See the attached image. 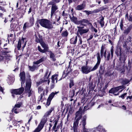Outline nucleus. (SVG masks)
<instances>
[{
    "label": "nucleus",
    "instance_id": "obj_30",
    "mask_svg": "<svg viewBox=\"0 0 132 132\" xmlns=\"http://www.w3.org/2000/svg\"><path fill=\"white\" fill-rule=\"evenodd\" d=\"M49 53H50V58H51L53 61H55L56 60V59L55 58V55L53 53L52 51H49Z\"/></svg>",
    "mask_w": 132,
    "mask_h": 132
},
{
    "label": "nucleus",
    "instance_id": "obj_44",
    "mask_svg": "<svg viewBox=\"0 0 132 132\" xmlns=\"http://www.w3.org/2000/svg\"><path fill=\"white\" fill-rule=\"evenodd\" d=\"M84 12H85L88 15L93 13V12L91 11L85 10Z\"/></svg>",
    "mask_w": 132,
    "mask_h": 132
},
{
    "label": "nucleus",
    "instance_id": "obj_26",
    "mask_svg": "<svg viewBox=\"0 0 132 132\" xmlns=\"http://www.w3.org/2000/svg\"><path fill=\"white\" fill-rule=\"evenodd\" d=\"M99 19L100 20L99 21V22L101 24V27H102L104 26V18L102 16H101L99 17Z\"/></svg>",
    "mask_w": 132,
    "mask_h": 132
},
{
    "label": "nucleus",
    "instance_id": "obj_47",
    "mask_svg": "<svg viewBox=\"0 0 132 132\" xmlns=\"http://www.w3.org/2000/svg\"><path fill=\"white\" fill-rule=\"evenodd\" d=\"M48 73V71L47 70L46 71V73L44 77V79L45 80H46V81L47 80V79H46V77H47V75Z\"/></svg>",
    "mask_w": 132,
    "mask_h": 132
},
{
    "label": "nucleus",
    "instance_id": "obj_46",
    "mask_svg": "<svg viewBox=\"0 0 132 132\" xmlns=\"http://www.w3.org/2000/svg\"><path fill=\"white\" fill-rule=\"evenodd\" d=\"M110 52L111 53V58H112L113 55V46H112L111 48Z\"/></svg>",
    "mask_w": 132,
    "mask_h": 132
},
{
    "label": "nucleus",
    "instance_id": "obj_9",
    "mask_svg": "<svg viewBox=\"0 0 132 132\" xmlns=\"http://www.w3.org/2000/svg\"><path fill=\"white\" fill-rule=\"evenodd\" d=\"M24 90V88L22 87L18 89L13 90L11 92L12 96L14 97V94L16 95L21 94L22 93Z\"/></svg>",
    "mask_w": 132,
    "mask_h": 132
},
{
    "label": "nucleus",
    "instance_id": "obj_32",
    "mask_svg": "<svg viewBox=\"0 0 132 132\" xmlns=\"http://www.w3.org/2000/svg\"><path fill=\"white\" fill-rule=\"evenodd\" d=\"M126 18L128 20L130 21H132V15H129V17H128V14L127 13L125 15Z\"/></svg>",
    "mask_w": 132,
    "mask_h": 132
},
{
    "label": "nucleus",
    "instance_id": "obj_27",
    "mask_svg": "<svg viewBox=\"0 0 132 132\" xmlns=\"http://www.w3.org/2000/svg\"><path fill=\"white\" fill-rule=\"evenodd\" d=\"M58 75L57 74H55L53 75L52 77V82H55V80L56 81V82H57V78L58 77Z\"/></svg>",
    "mask_w": 132,
    "mask_h": 132
},
{
    "label": "nucleus",
    "instance_id": "obj_38",
    "mask_svg": "<svg viewBox=\"0 0 132 132\" xmlns=\"http://www.w3.org/2000/svg\"><path fill=\"white\" fill-rule=\"evenodd\" d=\"M22 105V103L21 102L15 104L14 107L19 108Z\"/></svg>",
    "mask_w": 132,
    "mask_h": 132
},
{
    "label": "nucleus",
    "instance_id": "obj_28",
    "mask_svg": "<svg viewBox=\"0 0 132 132\" xmlns=\"http://www.w3.org/2000/svg\"><path fill=\"white\" fill-rule=\"evenodd\" d=\"M60 1L59 0H52L48 3L47 5H56L55 4L58 3Z\"/></svg>",
    "mask_w": 132,
    "mask_h": 132
},
{
    "label": "nucleus",
    "instance_id": "obj_14",
    "mask_svg": "<svg viewBox=\"0 0 132 132\" xmlns=\"http://www.w3.org/2000/svg\"><path fill=\"white\" fill-rule=\"evenodd\" d=\"M25 74L24 72H23L20 73V79L21 80V86H22V84H24L25 80Z\"/></svg>",
    "mask_w": 132,
    "mask_h": 132
},
{
    "label": "nucleus",
    "instance_id": "obj_59",
    "mask_svg": "<svg viewBox=\"0 0 132 132\" xmlns=\"http://www.w3.org/2000/svg\"><path fill=\"white\" fill-rule=\"evenodd\" d=\"M121 108L124 110H126V107L124 105H123L121 106Z\"/></svg>",
    "mask_w": 132,
    "mask_h": 132
},
{
    "label": "nucleus",
    "instance_id": "obj_56",
    "mask_svg": "<svg viewBox=\"0 0 132 132\" xmlns=\"http://www.w3.org/2000/svg\"><path fill=\"white\" fill-rule=\"evenodd\" d=\"M93 37V36L92 35H91L90 36L89 38L87 39V41H88L92 39Z\"/></svg>",
    "mask_w": 132,
    "mask_h": 132
},
{
    "label": "nucleus",
    "instance_id": "obj_22",
    "mask_svg": "<svg viewBox=\"0 0 132 132\" xmlns=\"http://www.w3.org/2000/svg\"><path fill=\"white\" fill-rule=\"evenodd\" d=\"M77 39V36L73 37L70 39V43L71 44H76Z\"/></svg>",
    "mask_w": 132,
    "mask_h": 132
},
{
    "label": "nucleus",
    "instance_id": "obj_18",
    "mask_svg": "<svg viewBox=\"0 0 132 132\" xmlns=\"http://www.w3.org/2000/svg\"><path fill=\"white\" fill-rule=\"evenodd\" d=\"M69 18L72 22L76 24H78L79 21H78L77 18V17L73 16L72 17L70 16Z\"/></svg>",
    "mask_w": 132,
    "mask_h": 132
},
{
    "label": "nucleus",
    "instance_id": "obj_3",
    "mask_svg": "<svg viewBox=\"0 0 132 132\" xmlns=\"http://www.w3.org/2000/svg\"><path fill=\"white\" fill-rule=\"evenodd\" d=\"M31 86V82L30 78L27 79L26 86L25 88V92L27 94L28 96L29 97L33 93V91L30 89Z\"/></svg>",
    "mask_w": 132,
    "mask_h": 132
},
{
    "label": "nucleus",
    "instance_id": "obj_4",
    "mask_svg": "<svg viewBox=\"0 0 132 132\" xmlns=\"http://www.w3.org/2000/svg\"><path fill=\"white\" fill-rule=\"evenodd\" d=\"M76 115L73 126L75 130L77 128H78L79 121L82 117V113L80 111H78L76 113Z\"/></svg>",
    "mask_w": 132,
    "mask_h": 132
},
{
    "label": "nucleus",
    "instance_id": "obj_50",
    "mask_svg": "<svg viewBox=\"0 0 132 132\" xmlns=\"http://www.w3.org/2000/svg\"><path fill=\"white\" fill-rule=\"evenodd\" d=\"M95 128L89 129V132H96Z\"/></svg>",
    "mask_w": 132,
    "mask_h": 132
},
{
    "label": "nucleus",
    "instance_id": "obj_63",
    "mask_svg": "<svg viewBox=\"0 0 132 132\" xmlns=\"http://www.w3.org/2000/svg\"><path fill=\"white\" fill-rule=\"evenodd\" d=\"M72 128H73V132H78V130H77L78 128H77L75 130L73 129V127H72Z\"/></svg>",
    "mask_w": 132,
    "mask_h": 132
},
{
    "label": "nucleus",
    "instance_id": "obj_36",
    "mask_svg": "<svg viewBox=\"0 0 132 132\" xmlns=\"http://www.w3.org/2000/svg\"><path fill=\"white\" fill-rule=\"evenodd\" d=\"M38 51L41 52L42 53H45V52H46V51L45 50H42L40 48V47L39 46H38Z\"/></svg>",
    "mask_w": 132,
    "mask_h": 132
},
{
    "label": "nucleus",
    "instance_id": "obj_20",
    "mask_svg": "<svg viewBox=\"0 0 132 132\" xmlns=\"http://www.w3.org/2000/svg\"><path fill=\"white\" fill-rule=\"evenodd\" d=\"M120 56L119 58V60L121 62H124L126 60L127 56L126 54H121V55Z\"/></svg>",
    "mask_w": 132,
    "mask_h": 132
},
{
    "label": "nucleus",
    "instance_id": "obj_7",
    "mask_svg": "<svg viewBox=\"0 0 132 132\" xmlns=\"http://www.w3.org/2000/svg\"><path fill=\"white\" fill-rule=\"evenodd\" d=\"M77 28L78 29L77 32V35L78 37H80L79 34L81 35H82L83 34L86 33L89 31V29L88 28L83 29V27L80 26H77Z\"/></svg>",
    "mask_w": 132,
    "mask_h": 132
},
{
    "label": "nucleus",
    "instance_id": "obj_45",
    "mask_svg": "<svg viewBox=\"0 0 132 132\" xmlns=\"http://www.w3.org/2000/svg\"><path fill=\"white\" fill-rule=\"evenodd\" d=\"M43 90V88L41 86H40L38 88V92L39 93H41V92Z\"/></svg>",
    "mask_w": 132,
    "mask_h": 132
},
{
    "label": "nucleus",
    "instance_id": "obj_40",
    "mask_svg": "<svg viewBox=\"0 0 132 132\" xmlns=\"http://www.w3.org/2000/svg\"><path fill=\"white\" fill-rule=\"evenodd\" d=\"M44 95L43 94H41L38 97V101H40L41 102H42V98L43 97V96Z\"/></svg>",
    "mask_w": 132,
    "mask_h": 132
},
{
    "label": "nucleus",
    "instance_id": "obj_43",
    "mask_svg": "<svg viewBox=\"0 0 132 132\" xmlns=\"http://www.w3.org/2000/svg\"><path fill=\"white\" fill-rule=\"evenodd\" d=\"M123 24L122 20L120 23V29L122 30H123Z\"/></svg>",
    "mask_w": 132,
    "mask_h": 132
},
{
    "label": "nucleus",
    "instance_id": "obj_64",
    "mask_svg": "<svg viewBox=\"0 0 132 132\" xmlns=\"http://www.w3.org/2000/svg\"><path fill=\"white\" fill-rule=\"evenodd\" d=\"M3 59V56L0 55V61H1Z\"/></svg>",
    "mask_w": 132,
    "mask_h": 132
},
{
    "label": "nucleus",
    "instance_id": "obj_11",
    "mask_svg": "<svg viewBox=\"0 0 132 132\" xmlns=\"http://www.w3.org/2000/svg\"><path fill=\"white\" fill-rule=\"evenodd\" d=\"M59 93V92H55V93L52 92L49 95L46 102V105L48 106L50 104L55 94H56Z\"/></svg>",
    "mask_w": 132,
    "mask_h": 132
},
{
    "label": "nucleus",
    "instance_id": "obj_1",
    "mask_svg": "<svg viewBox=\"0 0 132 132\" xmlns=\"http://www.w3.org/2000/svg\"><path fill=\"white\" fill-rule=\"evenodd\" d=\"M97 59V62L94 67L92 68L91 67H88L87 66H83L81 68V71L83 73L87 74L90 72L91 71H94L98 67L100 62L101 59L100 54L97 53L96 54Z\"/></svg>",
    "mask_w": 132,
    "mask_h": 132
},
{
    "label": "nucleus",
    "instance_id": "obj_54",
    "mask_svg": "<svg viewBox=\"0 0 132 132\" xmlns=\"http://www.w3.org/2000/svg\"><path fill=\"white\" fill-rule=\"evenodd\" d=\"M71 98H72L74 95H75V92L74 90H72L71 92Z\"/></svg>",
    "mask_w": 132,
    "mask_h": 132
},
{
    "label": "nucleus",
    "instance_id": "obj_19",
    "mask_svg": "<svg viewBox=\"0 0 132 132\" xmlns=\"http://www.w3.org/2000/svg\"><path fill=\"white\" fill-rule=\"evenodd\" d=\"M89 22L86 19H84L79 21L78 24H80V25L85 26L84 23H88Z\"/></svg>",
    "mask_w": 132,
    "mask_h": 132
},
{
    "label": "nucleus",
    "instance_id": "obj_61",
    "mask_svg": "<svg viewBox=\"0 0 132 132\" xmlns=\"http://www.w3.org/2000/svg\"><path fill=\"white\" fill-rule=\"evenodd\" d=\"M32 8L31 7H30L29 9V11L28 12V14H29L30 13L31 11H32Z\"/></svg>",
    "mask_w": 132,
    "mask_h": 132
},
{
    "label": "nucleus",
    "instance_id": "obj_17",
    "mask_svg": "<svg viewBox=\"0 0 132 132\" xmlns=\"http://www.w3.org/2000/svg\"><path fill=\"white\" fill-rule=\"evenodd\" d=\"M40 44L44 48L46 52H48V48L47 44H45L43 41L40 42Z\"/></svg>",
    "mask_w": 132,
    "mask_h": 132
},
{
    "label": "nucleus",
    "instance_id": "obj_62",
    "mask_svg": "<svg viewBox=\"0 0 132 132\" xmlns=\"http://www.w3.org/2000/svg\"><path fill=\"white\" fill-rule=\"evenodd\" d=\"M32 116H31L28 121V124H30L29 122L31 121V120H32Z\"/></svg>",
    "mask_w": 132,
    "mask_h": 132
},
{
    "label": "nucleus",
    "instance_id": "obj_53",
    "mask_svg": "<svg viewBox=\"0 0 132 132\" xmlns=\"http://www.w3.org/2000/svg\"><path fill=\"white\" fill-rule=\"evenodd\" d=\"M0 10L3 13L6 11L5 10L4 7L0 6Z\"/></svg>",
    "mask_w": 132,
    "mask_h": 132
},
{
    "label": "nucleus",
    "instance_id": "obj_51",
    "mask_svg": "<svg viewBox=\"0 0 132 132\" xmlns=\"http://www.w3.org/2000/svg\"><path fill=\"white\" fill-rule=\"evenodd\" d=\"M78 41V44L79 45L81 44L82 43V41L81 38L80 37Z\"/></svg>",
    "mask_w": 132,
    "mask_h": 132
},
{
    "label": "nucleus",
    "instance_id": "obj_35",
    "mask_svg": "<svg viewBox=\"0 0 132 132\" xmlns=\"http://www.w3.org/2000/svg\"><path fill=\"white\" fill-rule=\"evenodd\" d=\"M108 54L107 55H106V57H105V58L106 59L107 61H109V60L110 59V53L109 52H107Z\"/></svg>",
    "mask_w": 132,
    "mask_h": 132
},
{
    "label": "nucleus",
    "instance_id": "obj_55",
    "mask_svg": "<svg viewBox=\"0 0 132 132\" xmlns=\"http://www.w3.org/2000/svg\"><path fill=\"white\" fill-rule=\"evenodd\" d=\"M55 84L54 82H52L51 86V89H53L54 87Z\"/></svg>",
    "mask_w": 132,
    "mask_h": 132
},
{
    "label": "nucleus",
    "instance_id": "obj_16",
    "mask_svg": "<svg viewBox=\"0 0 132 132\" xmlns=\"http://www.w3.org/2000/svg\"><path fill=\"white\" fill-rule=\"evenodd\" d=\"M132 29V25L131 24L128 26L126 29L124 31L123 33L126 35H127L130 33Z\"/></svg>",
    "mask_w": 132,
    "mask_h": 132
},
{
    "label": "nucleus",
    "instance_id": "obj_8",
    "mask_svg": "<svg viewBox=\"0 0 132 132\" xmlns=\"http://www.w3.org/2000/svg\"><path fill=\"white\" fill-rule=\"evenodd\" d=\"M107 50L105 45L103 44L101 46L100 50V54L101 59V58L103 57V56H104V57H106ZM98 53L100 54L99 52H98Z\"/></svg>",
    "mask_w": 132,
    "mask_h": 132
},
{
    "label": "nucleus",
    "instance_id": "obj_33",
    "mask_svg": "<svg viewBox=\"0 0 132 132\" xmlns=\"http://www.w3.org/2000/svg\"><path fill=\"white\" fill-rule=\"evenodd\" d=\"M129 82L128 80L127 79H124L122 80L121 83L123 85H126L128 84Z\"/></svg>",
    "mask_w": 132,
    "mask_h": 132
},
{
    "label": "nucleus",
    "instance_id": "obj_52",
    "mask_svg": "<svg viewBox=\"0 0 132 132\" xmlns=\"http://www.w3.org/2000/svg\"><path fill=\"white\" fill-rule=\"evenodd\" d=\"M46 81V80H42L41 81H40L38 82H37V85H40L43 82H44Z\"/></svg>",
    "mask_w": 132,
    "mask_h": 132
},
{
    "label": "nucleus",
    "instance_id": "obj_12",
    "mask_svg": "<svg viewBox=\"0 0 132 132\" xmlns=\"http://www.w3.org/2000/svg\"><path fill=\"white\" fill-rule=\"evenodd\" d=\"M124 88V87L123 86H119L111 88V89L109 90V93H110L114 94L115 93L117 92L119 89Z\"/></svg>",
    "mask_w": 132,
    "mask_h": 132
},
{
    "label": "nucleus",
    "instance_id": "obj_34",
    "mask_svg": "<svg viewBox=\"0 0 132 132\" xmlns=\"http://www.w3.org/2000/svg\"><path fill=\"white\" fill-rule=\"evenodd\" d=\"M68 32L67 30H66L63 31L61 34V35L62 37H66L68 35Z\"/></svg>",
    "mask_w": 132,
    "mask_h": 132
},
{
    "label": "nucleus",
    "instance_id": "obj_10",
    "mask_svg": "<svg viewBox=\"0 0 132 132\" xmlns=\"http://www.w3.org/2000/svg\"><path fill=\"white\" fill-rule=\"evenodd\" d=\"M58 9V6L56 5H52L51 13V18H52L53 15H55L57 12Z\"/></svg>",
    "mask_w": 132,
    "mask_h": 132
},
{
    "label": "nucleus",
    "instance_id": "obj_2",
    "mask_svg": "<svg viewBox=\"0 0 132 132\" xmlns=\"http://www.w3.org/2000/svg\"><path fill=\"white\" fill-rule=\"evenodd\" d=\"M38 22L42 27L49 30H52L53 28L52 23L49 20L46 19L39 20Z\"/></svg>",
    "mask_w": 132,
    "mask_h": 132
},
{
    "label": "nucleus",
    "instance_id": "obj_37",
    "mask_svg": "<svg viewBox=\"0 0 132 132\" xmlns=\"http://www.w3.org/2000/svg\"><path fill=\"white\" fill-rule=\"evenodd\" d=\"M74 85V83L73 80H70V82L69 84V87L70 88H71Z\"/></svg>",
    "mask_w": 132,
    "mask_h": 132
},
{
    "label": "nucleus",
    "instance_id": "obj_41",
    "mask_svg": "<svg viewBox=\"0 0 132 132\" xmlns=\"http://www.w3.org/2000/svg\"><path fill=\"white\" fill-rule=\"evenodd\" d=\"M54 122H55V123L54 126L53 127V130H54L55 129L56 127V125L57 124L58 122V121L56 120H55L54 121Z\"/></svg>",
    "mask_w": 132,
    "mask_h": 132
},
{
    "label": "nucleus",
    "instance_id": "obj_48",
    "mask_svg": "<svg viewBox=\"0 0 132 132\" xmlns=\"http://www.w3.org/2000/svg\"><path fill=\"white\" fill-rule=\"evenodd\" d=\"M83 132H89V129L86 128L85 127L83 128Z\"/></svg>",
    "mask_w": 132,
    "mask_h": 132
},
{
    "label": "nucleus",
    "instance_id": "obj_58",
    "mask_svg": "<svg viewBox=\"0 0 132 132\" xmlns=\"http://www.w3.org/2000/svg\"><path fill=\"white\" fill-rule=\"evenodd\" d=\"M128 99H129L130 100H131L132 99V95L131 96H127L126 98L127 100H128Z\"/></svg>",
    "mask_w": 132,
    "mask_h": 132
},
{
    "label": "nucleus",
    "instance_id": "obj_31",
    "mask_svg": "<svg viewBox=\"0 0 132 132\" xmlns=\"http://www.w3.org/2000/svg\"><path fill=\"white\" fill-rule=\"evenodd\" d=\"M12 110L14 113L16 114L19 113L20 112V110L19 108H16L14 106L12 109Z\"/></svg>",
    "mask_w": 132,
    "mask_h": 132
},
{
    "label": "nucleus",
    "instance_id": "obj_39",
    "mask_svg": "<svg viewBox=\"0 0 132 132\" xmlns=\"http://www.w3.org/2000/svg\"><path fill=\"white\" fill-rule=\"evenodd\" d=\"M95 128L96 131H99L101 130L102 128V127L101 126H99L98 127H96Z\"/></svg>",
    "mask_w": 132,
    "mask_h": 132
},
{
    "label": "nucleus",
    "instance_id": "obj_21",
    "mask_svg": "<svg viewBox=\"0 0 132 132\" xmlns=\"http://www.w3.org/2000/svg\"><path fill=\"white\" fill-rule=\"evenodd\" d=\"M36 64H34L32 66H29V70L32 71H34L35 70L37 69L38 67L37 65Z\"/></svg>",
    "mask_w": 132,
    "mask_h": 132
},
{
    "label": "nucleus",
    "instance_id": "obj_6",
    "mask_svg": "<svg viewBox=\"0 0 132 132\" xmlns=\"http://www.w3.org/2000/svg\"><path fill=\"white\" fill-rule=\"evenodd\" d=\"M54 110L53 108H51L48 111L45 113L40 122L41 123L44 125L47 121V117L50 115L53 111Z\"/></svg>",
    "mask_w": 132,
    "mask_h": 132
},
{
    "label": "nucleus",
    "instance_id": "obj_13",
    "mask_svg": "<svg viewBox=\"0 0 132 132\" xmlns=\"http://www.w3.org/2000/svg\"><path fill=\"white\" fill-rule=\"evenodd\" d=\"M25 39L24 38H22L21 40H19L17 45V48L18 50H19L21 47V44H23V48H24L26 44V42H24V40Z\"/></svg>",
    "mask_w": 132,
    "mask_h": 132
},
{
    "label": "nucleus",
    "instance_id": "obj_29",
    "mask_svg": "<svg viewBox=\"0 0 132 132\" xmlns=\"http://www.w3.org/2000/svg\"><path fill=\"white\" fill-rule=\"evenodd\" d=\"M121 47L118 48L115 52L117 55L118 56L121 55Z\"/></svg>",
    "mask_w": 132,
    "mask_h": 132
},
{
    "label": "nucleus",
    "instance_id": "obj_42",
    "mask_svg": "<svg viewBox=\"0 0 132 132\" xmlns=\"http://www.w3.org/2000/svg\"><path fill=\"white\" fill-rule=\"evenodd\" d=\"M35 40L37 43H40V42H42L43 41L42 39H39L37 38V36H36V38Z\"/></svg>",
    "mask_w": 132,
    "mask_h": 132
},
{
    "label": "nucleus",
    "instance_id": "obj_5",
    "mask_svg": "<svg viewBox=\"0 0 132 132\" xmlns=\"http://www.w3.org/2000/svg\"><path fill=\"white\" fill-rule=\"evenodd\" d=\"M34 24V19L33 17H30L29 20V22H27L25 23L23 27V30L24 31H25L26 29L27 28L33 26Z\"/></svg>",
    "mask_w": 132,
    "mask_h": 132
},
{
    "label": "nucleus",
    "instance_id": "obj_24",
    "mask_svg": "<svg viewBox=\"0 0 132 132\" xmlns=\"http://www.w3.org/2000/svg\"><path fill=\"white\" fill-rule=\"evenodd\" d=\"M45 59V58L44 57H43L38 60H37L36 61L34 62L33 64H38L44 61Z\"/></svg>",
    "mask_w": 132,
    "mask_h": 132
},
{
    "label": "nucleus",
    "instance_id": "obj_25",
    "mask_svg": "<svg viewBox=\"0 0 132 132\" xmlns=\"http://www.w3.org/2000/svg\"><path fill=\"white\" fill-rule=\"evenodd\" d=\"M86 116H84L83 117L82 120L81 122V123L83 126L82 128H84L85 127V125L86 124Z\"/></svg>",
    "mask_w": 132,
    "mask_h": 132
},
{
    "label": "nucleus",
    "instance_id": "obj_15",
    "mask_svg": "<svg viewBox=\"0 0 132 132\" xmlns=\"http://www.w3.org/2000/svg\"><path fill=\"white\" fill-rule=\"evenodd\" d=\"M44 125L40 122L38 126V127L33 132H39L42 129Z\"/></svg>",
    "mask_w": 132,
    "mask_h": 132
},
{
    "label": "nucleus",
    "instance_id": "obj_23",
    "mask_svg": "<svg viewBox=\"0 0 132 132\" xmlns=\"http://www.w3.org/2000/svg\"><path fill=\"white\" fill-rule=\"evenodd\" d=\"M85 4H82L80 5H78L76 7V9L78 10H81L84 9L85 7Z\"/></svg>",
    "mask_w": 132,
    "mask_h": 132
},
{
    "label": "nucleus",
    "instance_id": "obj_60",
    "mask_svg": "<svg viewBox=\"0 0 132 132\" xmlns=\"http://www.w3.org/2000/svg\"><path fill=\"white\" fill-rule=\"evenodd\" d=\"M88 107V105H87L86 106H85L84 108V110H87V109H87V108Z\"/></svg>",
    "mask_w": 132,
    "mask_h": 132
},
{
    "label": "nucleus",
    "instance_id": "obj_57",
    "mask_svg": "<svg viewBox=\"0 0 132 132\" xmlns=\"http://www.w3.org/2000/svg\"><path fill=\"white\" fill-rule=\"evenodd\" d=\"M4 89L1 87L0 86V90L1 92L2 93L4 94V92L3 90Z\"/></svg>",
    "mask_w": 132,
    "mask_h": 132
},
{
    "label": "nucleus",
    "instance_id": "obj_49",
    "mask_svg": "<svg viewBox=\"0 0 132 132\" xmlns=\"http://www.w3.org/2000/svg\"><path fill=\"white\" fill-rule=\"evenodd\" d=\"M127 94V93H125L123 94L122 95L120 96H119V97H121L122 99H123L124 98V97H125V96Z\"/></svg>",
    "mask_w": 132,
    "mask_h": 132
}]
</instances>
